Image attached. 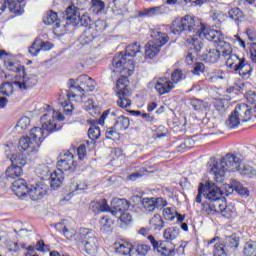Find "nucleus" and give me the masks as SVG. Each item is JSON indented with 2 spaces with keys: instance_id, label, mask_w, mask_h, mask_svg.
Here are the masks:
<instances>
[{
  "instance_id": "nucleus-33",
  "label": "nucleus",
  "mask_w": 256,
  "mask_h": 256,
  "mask_svg": "<svg viewBox=\"0 0 256 256\" xmlns=\"http://www.w3.org/2000/svg\"><path fill=\"white\" fill-rule=\"evenodd\" d=\"M241 112H238L237 108L231 113L228 120L226 121L227 127L229 129H237L239 125H241V118H240Z\"/></svg>"
},
{
  "instance_id": "nucleus-10",
  "label": "nucleus",
  "mask_w": 256,
  "mask_h": 256,
  "mask_svg": "<svg viewBox=\"0 0 256 256\" xmlns=\"http://www.w3.org/2000/svg\"><path fill=\"white\" fill-rule=\"evenodd\" d=\"M63 25L66 29L71 25L72 27H87L91 25V17L87 12H80L75 6H68L63 15Z\"/></svg>"
},
{
  "instance_id": "nucleus-13",
  "label": "nucleus",
  "mask_w": 256,
  "mask_h": 256,
  "mask_svg": "<svg viewBox=\"0 0 256 256\" xmlns=\"http://www.w3.org/2000/svg\"><path fill=\"white\" fill-rule=\"evenodd\" d=\"M37 81V75L27 74L24 70L23 72H20L18 79L13 82V85L20 91H27L28 89L35 87V85H37Z\"/></svg>"
},
{
  "instance_id": "nucleus-14",
  "label": "nucleus",
  "mask_w": 256,
  "mask_h": 256,
  "mask_svg": "<svg viewBox=\"0 0 256 256\" xmlns=\"http://www.w3.org/2000/svg\"><path fill=\"white\" fill-rule=\"evenodd\" d=\"M43 23L45 25H53L54 24V35L56 37H63L67 33V27L63 22L59 21V16L57 12L50 11L46 16L43 17Z\"/></svg>"
},
{
  "instance_id": "nucleus-53",
  "label": "nucleus",
  "mask_w": 256,
  "mask_h": 256,
  "mask_svg": "<svg viewBox=\"0 0 256 256\" xmlns=\"http://www.w3.org/2000/svg\"><path fill=\"white\" fill-rule=\"evenodd\" d=\"M234 191L242 197H249V190L237 180H234Z\"/></svg>"
},
{
  "instance_id": "nucleus-61",
  "label": "nucleus",
  "mask_w": 256,
  "mask_h": 256,
  "mask_svg": "<svg viewBox=\"0 0 256 256\" xmlns=\"http://www.w3.org/2000/svg\"><path fill=\"white\" fill-rule=\"evenodd\" d=\"M29 125H31V119H29L27 116L22 117L17 123V127H20L22 131L27 130Z\"/></svg>"
},
{
  "instance_id": "nucleus-48",
  "label": "nucleus",
  "mask_w": 256,
  "mask_h": 256,
  "mask_svg": "<svg viewBox=\"0 0 256 256\" xmlns=\"http://www.w3.org/2000/svg\"><path fill=\"white\" fill-rule=\"evenodd\" d=\"M138 53H141V46L138 43H133L126 47L124 55L125 57H135Z\"/></svg>"
},
{
  "instance_id": "nucleus-49",
  "label": "nucleus",
  "mask_w": 256,
  "mask_h": 256,
  "mask_svg": "<svg viewBox=\"0 0 256 256\" xmlns=\"http://www.w3.org/2000/svg\"><path fill=\"white\" fill-rule=\"evenodd\" d=\"M103 9H105V2H103V0H91L90 11H92V13L99 15Z\"/></svg>"
},
{
  "instance_id": "nucleus-27",
  "label": "nucleus",
  "mask_w": 256,
  "mask_h": 256,
  "mask_svg": "<svg viewBox=\"0 0 256 256\" xmlns=\"http://www.w3.org/2000/svg\"><path fill=\"white\" fill-rule=\"evenodd\" d=\"M151 37L153 39L151 42L158 45V47H163V45H167V43H169V36L165 32L154 30L151 33Z\"/></svg>"
},
{
  "instance_id": "nucleus-12",
  "label": "nucleus",
  "mask_w": 256,
  "mask_h": 256,
  "mask_svg": "<svg viewBox=\"0 0 256 256\" xmlns=\"http://www.w3.org/2000/svg\"><path fill=\"white\" fill-rule=\"evenodd\" d=\"M107 29V25L105 24V21L98 20L95 23V27H89L86 28L83 34L80 36V43L81 45H89L99 35V33H102V31H105Z\"/></svg>"
},
{
  "instance_id": "nucleus-57",
  "label": "nucleus",
  "mask_w": 256,
  "mask_h": 256,
  "mask_svg": "<svg viewBox=\"0 0 256 256\" xmlns=\"http://www.w3.org/2000/svg\"><path fill=\"white\" fill-rule=\"evenodd\" d=\"M142 205H143L145 211L151 212L154 209H156L154 198H143Z\"/></svg>"
},
{
  "instance_id": "nucleus-47",
  "label": "nucleus",
  "mask_w": 256,
  "mask_h": 256,
  "mask_svg": "<svg viewBox=\"0 0 256 256\" xmlns=\"http://www.w3.org/2000/svg\"><path fill=\"white\" fill-rule=\"evenodd\" d=\"M90 2L89 0H72V7L76 8L80 13H85L86 9H89Z\"/></svg>"
},
{
  "instance_id": "nucleus-18",
  "label": "nucleus",
  "mask_w": 256,
  "mask_h": 256,
  "mask_svg": "<svg viewBox=\"0 0 256 256\" xmlns=\"http://www.w3.org/2000/svg\"><path fill=\"white\" fill-rule=\"evenodd\" d=\"M109 116V110H106L102 113L98 120H93L92 124L88 130V137L91 141H97L101 137V128L97 125H105V120Z\"/></svg>"
},
{
  "instance_id": "nucleus-7",
  "label": "nucleus",
  "mask_w": 256,
  "mask_h": 256,
  "mask_svg": "<svg viewBox=\"0 0 256 256\" xmlns=\"http://www.w3.org/2000/svg\"><path fill=\"white\" fill-rule=\"evenodd\" d=\"M76 243L87 255H97L99 240L97 239V236H95L93 230L81 228L76 235Z\"/></svg>"
},
{
  "instance_id": "nucleus-50",
  "label": "nucleus",
  "mask_w": 256,
  "mask_h": 256,
  "mask_svg": "<svg viewBox=\"0 0 256 256\" xmlns=\"http://www.w3.org/2000/svg\"><path fill=\"white\" fill-rule=\"evenodd\" d=\"M31 57H37L41 53V39H36L28 49Z\"/></svg>"
},
{
  "instance_id": "nucleus-63",
  "label": "nucleus",
  "mask_w": 256,
  "mask_h": 256,
  "mask_svg": "<svg viewBox=\"0 0 256 256\" xmlns=\"http://www.w3.org/2000/svg\"><path fill=\"white\" fill-rule=\"evenodd\" d=\"M175 210L173 208H165L163 210V215L165 217V219H167L168 221H173V219H175Z\"/></svg>"
},
{
  "instance_id": "nucleus-40",
  "label": "nucleus",
  "mask_w": 256,
  "mask_h": 256,
  "mask_svg": "<svg viewBox=\"0 0 256 256\" xmlns=\"http://www.w3.org/2000/svg\"><path fill=\"white\" fill-rule=\"evenodd\" d=\"M184 79H187V72L182 69H174V71L171 73V83L173 85H177V83H181V81H184Z\"/></svg>"
},
{
  "instance_id": "nucleus-62",
  "label": "nucleus",
  "mask_w": 256,
  "mask_h": 256,
  "mask_svg": "<svg viewBox=\"0 0 256 256\" xmlns=\"http://www.w3.org/2000/svg\"><path fill=\"white\" fill-rule=\"evenodd\" d=\"M193 75H201V73H205V64L203 62H198L194 65L192 69Z\"/></svg>"
},
{
  "instance_id": "nucleus-44",
  "label": "nucleus",
  "mask_w": 256,
  "mask_h": 256,
  "mask_svg": "<svg viewBox=\"0 0 256 256\" xmlns=\"http://www.w3.org/2000/svg\"><path fill=\"white\" fill-rule=\"evenodd\" d=\"M229 19H232V21H235V23H239L243 20L245 15L243 14V11L239 8H232L228 12Z\"/></svg>"
},
{
  "instance_id": "nucleus-45",
  "label": "nucleus",
  "mask_w": 256,
  "mask_h": 256,
  "mask_svg": "<svg viewBox=\"0 0 256 256\" xmlns=\"http://www.w3.org/2000/svg\"><path fill=\"white\" fill-rule=\"evenodd\" d=\"M60 227H63V235L66 237V239H69L70 241H77V235L79 232H76L75 230H69L67 227L63 226V224L58 223L56 224V229L59 230Z\"/></svg>"
},
{
  "instance_id": "nucleus-5",
  "label": "nucleus",
  "mask_w": 256,
  "mask_h": 256,
  "mask_svg": "<svg viewBox=\"0 0 256 256\" xmlns=\"http://www.w3.org/2000/svg\"><path fill=\"white\" fill-rule=\"evenodd\" d=\"M207 41L214 43L218 49L222 51V57L226 59V65L229 69H234V71L239 67V63L243 61V58L240 59L237 54H233V48L231 44L225 41V35L219 30L215 29H204L203 33H200Z\"/></svg>"
},
{
  "instance_id": "nucleus-35",
  "label": "nucleus",
  "mask_w": 256,
  "mask_h": 256,
  "mask_svg": "<svg viewBox=\"0 0 256 256\" xmlns=\"http://www.w3.org/2000/svg\"><path fill=\"white\" fill-rule=\"evenodd\" d=\"M116 217L119 219L121 229H127L133 223V216L127 211L121 212Z\"/></svg>"
},
{
  "instance_id": "nucleus-32",
  "label": "nucleus",
  "mask_w": 256,
  "mask_h": 256,
  "mask_svg": "<svg viewBox=\"0 0 256 256\" xmlns=\"http://www.w3.org/2000/svg\"><path fill=\"white\" fill-rule=\"evenodd\" d=\"M159 51H161V47L151 40L145 46V56L148 59H154V57H157V55H159Z\"/></svg>"
},
{
  "instance_id": "nucleus-42",
  "label": "nucleus",
  "mask_w": 256,
  "mask_h": 256,
  "mask_svg": "<svg viewBox=\"0 0 256 256\" xmlns=\"http://www.w3.org/2000/svg\"><path fill=\"white\" fill-rule=\"evenodd\" d=\"M150 225L155 231H161V229L165 227V222L163 221L161 215L156 214L150 219Z\"/></svg>"
},
{
  "instance_id": "nucleus-31",
  "label": "nucleus",
  "mask_w": 256,
  "mask_h": 256,
  "mask_svg": "<svg viewBox=\"0 0 256 256\" xmlns=\"http://www.w3.org/2000/svg\"><path fill=\"white\" fill-rule=\"evenodd\" d=\"M7 5L10 13H15L16 15H23V13H25V3L23 2H18L17 0H7Z\"/></svg>"
},
{
  "instance_id": "nucleus-3",
  "label": "nucleus",
  "mask_w": 256,
  "mask_h": 256,
  "mask_svg": "<svg viewBox=\"0 0 256 256\" xmlns=\"http://www.w3.org/2000/svg\"><path fill=\"white\" fill-rule=\"evenodd\" d=\"M196 207L200 205V211L206 215H215L225 207V198L219 193L217 185L208 182L206 185L200 183L198 194L195 199Z\"/></svg>"
},
{
  "instance_id": "nucleus-26",
  "label": "nucleus",
  "mask_w": 256,
  "mask_h": 256,
  "mask_svg": "<svg viewBox=\"0 0 256 256\" xmlns=\"http://www.w3.org/2000/svg\"><path fill=\"white\" fill-rule=\"evenodd\" d=\"M129 4V0H113L110 2V9L112 13L116 16H123V13L127 11V5Z\"/></svg>"
},
{
  "instance_id": "nucleus-9",
  "label": "nucleus",
  "mask_w": 256,
  "mask_h": 256,
  "mask_svg": "<svg viewBox=\"0 0 256 256\" xmlns=\"http://www.w3.org/2000/svg\"><path fill=\"white\" fill-rule=\"evenodd\" d=\"M63 25L66 29L71 25L72 27H87L91 25V17L87 12H80L75 6H68L63 15Z\"/></svg>"
},
{
  "instance_id": "nucleus-25",
  "label": "nucleus",
  "mask_w": 256,
  "mask_h": 256,
  "mask_svg": "<svg viewBox=\"0 0 256 256\" xmlns=\"http://www.w3.org/2000/svg\"><path fill=\"white\" fill-rule=\"evenodd\" d=\"M116 95L118 97L117 105L118 107H121V109H127V107H131V100L129 97H131V91L129 89L124 88L123 90H119L116 92Z\"/></svg>"
},
{
  "instance_id": "nucleus-56",
  "label": "nucleus",
  "mask_w": 256,
  "mask_h": 256,
  "mask_svg": "<svg viewBox=\"0 0 256 256\" xmlns=\"http://www.w3.org/2000/svg\"><path fill=\"white\" fill-rule=\"evenodd\" d=\"M4 243L10 253H19V251L21 250V248L19 247V243L13 242L11 241V239H6Z\"/></svg>"
},
{
  "instance_id": "nucleus-60",
  "label": "nucleus",
  "mask_w": 256,
  "mask_h": 256,
  "mask_svg": "<svg viewBox=\"0 0 256 256\" xmlns=\"http://www.w3.org/2000/svg\"><path fill=\"white\" fill-rule=\"evenodd\" d=\"M219 213H221L222 217H225V219H231V217L235 215L233 209H231V207H228L227 204H224Z\"/></svg>"
},
{
  "instance_id": "nucleus-46",
  "label": "nucleus",
  "mask_w": 256,
  "mask_h": 256,
  "mask_svg": "<svg viewBox=\"0 0 256 256\" xmlns=\"http://www.w3.org/2000/svg\"><path fill=\"white\" fill-rule=\"evenodd\" d=\"M191 106L193 107L194 111H208L209 102H205L199 99H192Z\"/></svg>"
},
{
  "instance_id": "nucleus-29",
  "label": "nucleus",
  "mask_w": 256,
  "mask_h": 256,
  "mask_svg": "<svg viewBox=\"0 0 256 256\" xmlns=\"http://www.w3.org/2000/svg\"><path fill=\"white\" fill-rule=\"evenodd\" d=\"M235 71H238L242 79H249V77H251V72L253 71V68H251L250 64L245 62V58H242V62H239L238 67H236Z\"/></svg>"
},
{
  "instance_id": "nucleus-52",
  "label": "nucleus",
  "mask_w": 256,
  "mask_h": 256,
  "mask_svg": "<svg viewBox=\"0 0 256 256\" xmlns=\"http://www.w3.org/2000/svg\"><path fill=\"white\" fill-rule=\"evenodd\" d=\"M49 173H51V170L46 164H41L36 168V175H38L40 179H45V177H49Z\"/></svg>"
},
{
  "instance_id": "nucleus-28",
  "label": "nucleus",
  "mask_w": 256,
  "mask_h": 256,
  "mask_svg": "<svg viewBox=\"0 0 256 256\" xmlns=\"http://www.w3.org/2000/svg\"><path fill=\"white\" fill-rule=\"evenodd\" d=\"M221 49L217 47V49H210L206 54L202 55V60L205 61V63H217L219 59H221Z\"/></svg>"
},
{
  "instance_id": "nucleus-2",
  "label": "nucleus",
  "mask_w": 256,
  "mask_h": 256,
  "mask_svg": "<svg viewBox=\"0 0 256 256\" xmlns=\"http://www.w3.org/2000/svg\"><path fill=\"white\" fill-rule=\"evenodd\" d=\"M210 175H213L216 183L225 181V173L238 171L244 177H256V170L251 166H241V158L237 155L228 153L222 157L220 162L213 159L209 162Z\"/></svg>"
},
{
  "instance_id": "nucleus-1",
  "label": "nucleus",
  "mask_w": 256,
  "mask_h": 256,
  "mask_svg": "<svg viewBox=\"0 0 256 256\" xmlns=\"http://www.w3.org/2000/svg\"><path fill=\"white\" fill-rule=\"evenodd\" d=\"M205 29L211 28L205 27L199 18H195L191 15L178 17L172 21L170 31L173 35H188L186 39L187 46L189 47V51L186 56L187 61H193V58L197 53L203 49V42L201 39L207 38L201 35V33H203Z\"/></svg>"
},
{
  "instance_id": "nucleus-37",
  "label": "nucleus",
  "mask_w": 256,
  "mask_h": 256,
  "mask_svg": "<svg viewBox=\"0 0 256 256\" xmlns=\"http://www.w3.org/2000/svg\"><path fill=\"white\" fill-rule=\"evenodd\" d=\"M113 220L109 218V216H104L101 218L99 225H100V231L102 233H106L109 235V233H113Z\"/></svg>"
},
{
  "instance_id": "nucleus-11",
  "label": "nucleus",
  "mask_w": 256,
  "mask_h": 256,
  "mask_svg": "<svg viewBox=\"0 0 256 256\" xmlns=\"http://www.w3.org/2000/svg\"><path fill=\"white\" fill-rule=\"evenodd\" d=\"M75 156L69 150L63 151L57 161V171L61 173L75 172Z\"/></svg>"
},
{
  "instance_id": "nucleus-21",
  "label": "nucleus",
  "mask_w": 256,
  "mask_h": 256,
  "mask_svg": "<svg viewBox=\"0 0 256 256\" xmlns=\"http://www.w3.org/2000/svg\"><path fill=\"white\" fill-rule=\"evenodd\" d=\"M129 201L127 199H119V198H114L111 201V213L114 215V217H117L120 213H123L129 209Z\"/></svg>"
},
{
  "instance_id": "nucleus-22",
  "label": "nucleus",
  "mask_w": 256,
  "mask_h": 256,
  "mask_svg": "<svg viewBox=\"0 0 256 256\" xmlns=\"http://www.w3.org/2000/svg\"><path fill=\"white\" fill-rule=\"evenodd\" d=\"M28 195L32 201H39V199H43L47 195V188L43 184L30 185Z\"/></svg>"
},
{
  "instance_id": "nucleus-19",
  "label": "nucleus",
  "mask_w": 256,
  "mask_h": 256,
  "mask_svg": "<svg viewBox=\"0 0 256 256\" xmlns=\"http://www.w3.org/2000/svg\"><path fill=\"white\" fill-rule=\"evenodd\" d=\"M154 89L159 95H167V93H171L175 89V85L168 77H160L157 79Z\"/></svg>"
},
{
  "instance_id": "nucleus-36",
  "label": "nucleus",
  "mask_w": 256,
  "mask_h": 256,
  "mask_svg": "<svg viewBox=\"0 0 256 256\" xmlns=\"http://www.w3.org/2000/svg\"><path fill=\"white\" fill-rule=\"evenodd\" d=\"M149 251H151V247L147 244L132 245L130 256H147Z\"/></svg>"
},
{
  "instance_id": "nucleus-16",
  "label": "nucleus",
  "mask_w": 256,
  "mask_h": 256,
  "mask_svg": "<svg viewBox=\"0 0 256 256\" xmlns=\"http://www.w3.org/2000/svg\"><path fill=\"white\" fill-rule=\"evenodd\" d=\"M148 241H150L153 249L161 253L162 256H173L175 255V245L173 243H168L165 241H157L153 235L148 236Z\"/></svg>"
},
{
  "instance_id": "nucleus-51",
  "label": "nucleus",
  "mask_w": 256,
  "mask_h": 256,
  "mask_svg": "<svg viewBox=\"0 0 256 256\" xmlns=\"http://www.w3.org/2000/svg\"><path fill=\"white\" fill-rule=\"evenodd\" d=\"M91 207H94L95 209H97L98 213H99V211H101V212L111 211V208H109V204H107V200H105V199H102L98 202H93L91 204Z\"/></svg>"
},
{
  "instance_id": "nucleus-39",
  "label": "nucleus",
  "mask_w": 256,
  "mask_h": 256,
  "mask_svg": "<svg viewBox=\"0 0 256 256\" xmlns=\"http://www.w3.org/2000/svg\"><path fill=\"white\" fill-rule=\"evenodd\" d=\"M163 237L165 239V243H172L175 241L177 237H179V228L177 227H170L164 230Z\"/></svg>"
},
{
  "instance_id": "nucleus-38",
  "label": "nucleus",
  "mask_w": 256,
  "mask_h": 256,
  "mask_svg": "<svg viewBox=\"0 0 256 256\" xmlns=\"http://www.w3.org/2000/svg\"><path fill=\"white\" fill-rule=\"evenodd\" d=\"M114 249L116 250V253H119L120 255L131 256L133 244H131L130 242L118 243L114 245Z\"/></svg>"
},
{
  "instance_id": "nucleus-6",
  "label": "nucleus",
  "mask_w": 256,
  "mask_h": 256,
  "mask_svg": "<svg viewBox=\"0 0 256 256\" xmlns=\"http://www.w3.org/2000/svg\"><path fill=\"white\" fill-rule=\"evenodd\" d=\"M45 141V131L41 127H34L30 130L29 136H22L18 143V149L30 157H34L41 149V143Z\"/></svg>"
},
{
  "instance_id": "nucleus-30",
  "label": "nucleus",
  "mask_w": 256,
  "mask_h": 256,
  "mask_svg": "<svg viewBox=\"0 0 256 256\" xmlns=\"http://www.w3.org/2000/svg\"><path fill=\"white\" fill-rule=\"evenodd\" d=\"M64 179L63 172L56 170L50 174V186L52 189H59L63 185Z\"/></svg>"
},
{
  "instance_id": "nucleus-4",
  "label": "nucleus",
  "mask_w": 256,
  "mask_h": 256,
  "mask_svg": "<svg viewBox=\"0 0 256 256\" xmlns=\"http://www.w3.org/2000/svg\"><path fill=\"white\" fill-rule=\"evenodd\" d=\"M97 83L89 75L84 74L76 80L69 79L68 90H62L58 101L62 107H71L73 109V101H82L85 92L94 91Z\"/></svg>"
},
{
  "instance_id": "nucleus-43",
  "label": "nucleus",
  "mask_w": 256,
  "mask_h": 256,
  "mask_svg": "<svg viewBox=\"0 0 256 256\" xmlns=\"http://www.w3.org/2000/svg\"><path fill=\"white\" fill-rule=\"evenodd\" d=\"M235 180L232 181L231 185L229 184H223L222 186H216L218 188L220 197H223V195H226V197H228V195L233 194V191H235Z\"/></svg>"
},
{
  "instance_id": "nucleus-41",
  "label": "nucleus",
  "mask_w": 256,
  "mask_h": 256,
  "mask_svg": "<svg viewBox=\"0 0 256 256\" xmlns=\"http://www.w3.org/2000/svg\"><path fill=\"white\" fill-rule=\"evenodd\" d=\"M161 6H155L151 8H146L139 12V17H154V15H161Z\"/></svg>"
},
{
  "instance_id": "nucleus-15",
  "label": "nucleus",
  "mask_w": 256,
  "mask_h": 256,
  "mask_svg": "<svg viewBox=\"0 0 256 256\" xmlns=\"http://www.w3.org/2000/svg\"><path fill=\"white\" fill-rule=\"evenodd\" d=\"M12 165L6 170L7 179H16V177H21L23 175V167L26 165L27 161L21 155H13L11 158Z\"/></svg>"
},
{
  "instance_id": "nucleus-55",
  "label": "nucleus",
  "mask_w": 256,
  "mask_h": 256,
  "mask_svg": "<svg viewBox=\"0 0 256 256\" xmlns=\"http://www.w3.org/2000/svg\"><path fill=\"white\" fill-rule=\"evenodd\" d=\"M243 253L245 256H256V243H246L244 246Z\"/></svg>"
},
{
  "instance_id": "nucleus-17",
  "label": "nucleus",
  "mask_w": 256,
  "mask_h": 256,
  "mask_svg": "<svg viewBox=\"0 0 256 256\" xmlns=\"http://www.w3.org/2000/svg\"><path fill=\"white\" fill-rule=\"evenodd\" d=\"M112 67L119 69L123 67L128 70V75H133L135 69V62L131 58H127L123 52H120L118 55L114 56L112 59Z\"/></svg>"
},
{
  "instance_id": "nucleus-24",
  "label": "nucleus",
  "mask_w": 256,
  "mask_h": 256,
  "mask_svg": "<svg viewBox=\"0 0 256 256\" xmlns=\"http://www.w3.org/2000/svg\"><path fill=\"white\" fill-rule=\"evenodd\" d=\"M12 191L17 197H25L29 193V186H27L25 179L20 178L12 183Z\"/></svg>"
},
{
  "instance_id": "nucleus-54",
  "label": "nucleus",
  "mask_w": 256,
  "mask_h": 256,
  "mask_svg": "<svg viewBox=\"0 0 256 256\" xmlns=\"http://www.w3.org/2000/svg\"><path fill=\"white\" fill-rule=\"evenodd\" d=\"M214 256H227V248L223 245V243H216L213 249Z\"/></svg>"
},
{
  "instance_id": "nucleus-59",
  "label": "nucleus",
  "mask_w": 256,
  "mask_h": 256,
  "mask_svg": "<svg viewBox=\"0 0 256 256\" xmlns=\"http://www.w3.org/2000/svg\"><path fill=\"white\" fill-rule=\"evenodd\" d=\"M13 87H15V84L11 83H5L2 87H1V93L2 95H6V97H9L11 95H13Z\"/></svg>"
},
{
  "instance_id": "nucleus-58",
  "label": "nucleus",
  "mask_w": 256,
  "mask_h": 256,
  "mask_svg": "<svg viewBox=\"0 0 256 256\" xmlns=\"http://www.w3.org/2000/svg\"><path fill=\"white\" fill-rule=\"evenodd\" d=\"M106 139H112L113 141H115V139H119V130L115 129V125L108 128L106 130Z\"/></svg>"
},
{
  "instance_id": "nucleus-8",
  "label": "nucleus",
  "mask_w": 256,
  "mask_h": 256,
  "mask_svg": "<svg viewBox=\"0 0 256 256\" xmlns=\"http://www.w3.org/2000/svg\"><path fill=\"white\" fill-rule=\"evenodd\" d=\"M61 121H65V116H63L59 111H55L53 107L46 106V113L40 118L42 131H47L48 133L61 131L63 127L61 125Z\"/></svg>"
},
{
  "instance_id": "nucleus-20",
  "label": "nucleus",
  "mask_w": 256,
  "mask_h": 256,
  "mask_svg": "<svg viewBox=\"0 0 256 256\" xmlns=\"http://www.w3.org/2000/svg\"><path fill=\"white\" fill-rule=\"evenodd\" d=\"M119 113V110L111 112L112 117H116L114 123L115 129L116 131H127V129H129V125H131V121L127 116L119 115Z\"/></svg>"
},
{
  "instance_id": "nucleus-23",
  "label": "nucleus",
  "mask_w": 256,
  "mask_h": 256,
  "mask_svg": "<svg viewBox=\"0 0 256 256\" xmlns=\"http://www.w3.org/2000/svg\"><path fill=\"white\" fill-rule=\"evenodd\" d=\"M4 65L11 73H17V77L25 70V66L21 65L20 61L15 58L6 57L4 58Z\"/></svg>"
},
{
  "instance_id": "nucleus-64",
  "label": "nucleus",
  "mask_w": 256,
  "mask_h": 256,
  "mask_svg": "<svg viewBox=\"0 0 256 256\" xmlns=\"http://www.w3.org/2000/svg\"><path fill=\"white\" fill-rule=\"evenodd\" d=\"M154 199V205L156 209H163V207H167V200L163 198H153Z\"/></svg>"
},
{
  "instance_id": "nucleus-34",
  "label": "nucleus",
  "mask_w": 256,
  "mask_h": 256,
  "mask_svg": "<svg viewBox=\"0 0 256 256\" xmlns=\"http://www.w3.org/2000/svg\"><path fill=\"white\" fill-rule=\"evenodd\" d=\"M222 245L225 246L226 249H237V247H239V235L234 233L230 236H225Z\"/></svg>"
}]
</instances>
